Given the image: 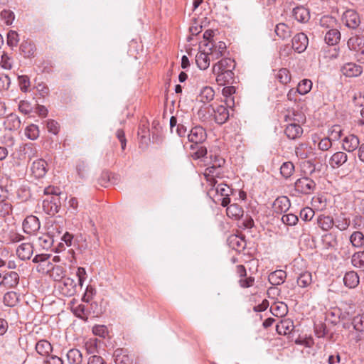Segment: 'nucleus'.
<instances>
[{
	"label": "nucleus",
	"mask_w": 364,
	"mask_h": 364,
	"mask_svg": "<svg viewBox=\"0 0 364 364\" xmlns=\"http://www.w3.org/2000/svg\"><path fill=\"white\" fill-rule=\"evenodd\" d=\"M312 282L311 273L309 272H304L301 273L297 278V284L301 288L309 286Z\"/></svg>",
	"instance_id": "c9c22d12"
},
{
	"label": "nucleus",
	"mask_w": 364,
	"mask_h": 364,
	"mask_svg": "<svg viewBox=\"0 0 364 364\" xmlns=\"http://www.w3.org/2000/svg\"><path fill=\"white\" fill-rule=\"evenodd\" d=\"M334 225L341 231H344L348 229L350 225V220L347 218L336 219L334 222Z\"/></svg>",
	"instance_id": "6e6d98bb"
},
{
	"label": "nucleus",
	"mask_w": 364,
	"mask_h": 364,
	"mask_svg": "<svg viewBox=\"0 0 364 364\" xmlns=\"http://www.w3.org/2000/svg\"><path fill=\"white\" fill-rule=\"evenodd\" d=\"M92 332L95 335L105 338L107 333V328L104 325H95L92 328Z\"/></svg>",
	"instance_id": "4d7b16f0"
},
{
	"label": "nucleus",
	"mask_w": 364,
	"mask_h": 364,
	"mask_svg": "<svg viewBox=\"0 0 364 364\" xmlns=\"http://www.w3.org/2000/svg\"><path fill=\"white\" fill-rule=\"evenodd\" d=\"M63 272L64 271L63 267H61L60 266H57L53 268L52 277L55 280H60L63 278Z\"/></svg>",
	"instance_id": "338daca9"
},
{
	"label": "nucleus",
	"mask_w": 364,
	"mask_h": 364,
	"mask_svg": "<svg viewBox=\"0 0 364 364\" xmlns=\"http://www.w3.org/2000/svg\"><path fill=\"white\" fill-rule=\"evenodd\" d=\"M123 352L122 349H117L114 352L115 356V362L118 364H126L127 362L129 361V358L127 355H124L122 356V353Z\"/></svg>",
	"instance_id": "680f3d73"
},
{
	"label": "nucleus",
	"mask_w": 364,
	"mask_h": 364,
	"mask_svg": "<svg viewBox=\"0 0 364 364\" xmlns=\"http://www.w3.org/2000/svg\"><path fill=\"white\" fill-rule=\"evenodd\" d=\"M54 200H55L53 197H52L50 200L47 199L43 201V208L44 210L48 214L53 215L58 212V205Z\"/></svg>",
	"instance_id": "a19ab883"
},
{
	"label": "nucleus",
	"mask_w": 364,
	"mask_h": 364,
	"mask_svg": "<svg viewBox=\"0 0 364 364\" xmlns=\"http://www.w3.org/2000/svg\"><path fill=\"white\" fill-rule=\"evenodd\" d=\"M218 168L213 164L211 166L207 167L205 170L204 176L206 181L209 183V185L213 187L210 191L213 190L214 186H215L217 183L215 176H218L219 173L218 172Z\"/></svg>",
	"instance_id": "4be33fe9"
},
{
	"label": "nucleus",
	"mask_w": 364,
	"mask_h": 364,
	"mask_svg": "<svg viewBox=\"0 0 364 364\" xmlns=\"http://www.w3.org/2000/svg\"><path fill=\"white\" fill-rule=\"evenodd\" d=\"M271 311L274 316L282 317L287 313V306L283 303H281L279 305L272 306Z\"/></svg>",
	"instance_id": "49530a36"
},
{
	"label": "nucleus",
	"mask_w": 364,
	"mask_h": 364,
	"mask_svg": "<svg viewBox=\"0 0 364 364\" xmlns=\"http://www.w3.org/2000/svg\"><path fill=\"white\" fill-rule=\"evenodd\" d=\"M1 17L6 25H11L15 19V14L10 10H3L1 12Z\"/></svg>",
	"instance_id": "5fc2aeb1"
},
{
	"label": "nucleus",
	"mask_w": 364,
	"mask_h": 364,
	"mask_svg": "<svg viewBox=\"0 0 364 364\" xmlns=\"http://www.w3.org/2000/svg\"><path fill=\"white\" fill-rule=\"evenodd\" d=\"M277 79L282 84H287L291 80V75L289 71L287 68L280 69L276 75Z\"/></svg>",
	"instance_id": "c03bdc74"
},
{
	"label": "nucleus",
	"mask_w": 364,
	"mask_h": 364,
	"mask_svg": "<svg viewBox=\"0 0 364 364\" xmlns=\"http://www.w3.org/2000/svg\"><path fill=\"white\" fill-rule=\"evenodd\" d=\"M286 277V272L279 269L270 273L268 277V280L271 284L277 286L283 284Z\"/></svg>",
	"instance_id": "5701e85b"
},
{
	"label": "nucleus",
	"mask_w": 364,
	"mask_h": 364,
	"mask_svg": "<svg viewBox=\"0 0 364 364\" xmlns=\"http://www.w3.org/2000/svg\"><path fill=\"white\" fill-rule=\"evenodd\" d=\"M298 220V217L296 215L291 213L283 215L282 217V223L287 225H295Z\"/></svg>",
	"instance_id": "603ef678"
},
{
	"label": "nucleus",
	"mask_w": 364,
	"mask_h": 364,
	"mask_svg": "<svg viewBox=\"0 0 364 364\" xmlns=\"http://www.w3.org/2000/svg\"><path fill=\"white\" fill-rule=\"evenodd\" d=\"M68 362L70 364H81L82 361V353L76 348L69 350L66 354Z\"/></svg>",
	"instance_id": "c756f323"
},
{
	"label": "nucleus",
	"mask_w": 364,
	"mask_h": 364,
	"mask_svg": "<svg viewBox=\"0 0 364 364\" xmlns=\"http://www.w3.org/2000/svg\"><path fill=\"white\" fill-rule=\"evenodd\" d=\"M322 241L326 248L336 249L338 245L337 232H331L323 235Z\"/></svg>",
	"instance_id": "a878e982"
},
{
	"label": "nucleus",
	"mask_w": 364,
	"mask_h": 364,
	"mask_svg": "<svg viewBox=\"0 0 364 364\" xmlns=\"http://www.w3.org/2000/svg\"><path fill=\"white\" fill-rule=\"evenodd\" d=\"M215 92L213 89L209 86H205L202 88L200 92L199 98L200 101L203 103H207L213 100Z\"/></svg>",
	"instance_id": "473e14b6"
},
{
	"label": "nucleus",
	"mask_w": 364,
	"mask_h": 364,
	"mask_svg": "<svg viewBox=\"0 0 364 364\" xmlns=\"http://www.w3.org/2000/svg\"><path fill=\"white\" fill-rule=\"evenodd\" d=\"M20 50L25 57H30L34 54L36 47L31 42L23 41L20 45Z\"/></svg>",
	"instance_id": "4c0bfd02"
},
{
	"label": "nucleus",
	"mask_w": 364,
	"mask_h": 364,
	"mask_svg": "<svg viewBox=\"0 0 364 364\" xmlns=\"http://www.w3.org/2000/svg\"><path fill=\"white\" fill-rule=\"evenodd\" d=\"M48 164L47 162L42 159H38L34 161L31 165V171L32 174L36 178H43L48 171Z\"/></svg>",
	"instance_id": "0eeeda50"
},
{
	"label": "nucleus",
	"mask_w": 364,
	"mask_h": 364,
	"mask_svg": "<svg viewBox=\"0 0 364 364\" xmlns=\"http://www.w3.org/2000/svg\"><path fill=\"white\" fill-rule=\"evenodd\" d=\"M227 215L235 220L239 219L243 215V209L238 204H231L227 207Z\"/></svg>",
	"instance_id": "7c9ffc66"
},
{
	"label": "nucleus",
	"mask_w": 364,
	"mask_h": 364,
	"mask_svg": "<svg viewBox=\"0 0 364 364\" xmlns=\"http://www.w3.org/2000/svg\"><path fill=\"white\" fill-rule=\"evenodd\" d=\"M292 48L299 53L304 52L309 44V39L304 33H297L292 38Z\"/></svg>",
	"instance_id": "6e6552de"
},
{
	"label": "nucleus",
	"mask_w": 364,
	"mask_h": 364,
	"mask_svg": "<svg viewBox=\"0 0 364 364\" xmlns=\"http://www.w3.org/2000/svg\"><path fill=\"white\" fill-rule=\"evenodd\" d=\"M294 18L301 23H306L310 18L309 11L304 6H297L292 11Z\"/></svg>",
	"instance_id": "aec40b11"
},
{
	"label": "nucleus",
	"mask_w": 364,
	"mask_h": 364,
	"mask_svg": "<svg viewBox=\"0 0 364 364\" xmlns=\"http://www.w3.org/2000/svg\"><path fill=\"white\" fill-rule=\"evenodd\" d=\"M349 240L354 247H361L364 245V235L360 231L353 232L350 236Z\"/></svg>",
	"instance_id": "f704fd0d"
},
{
	"label": "nucleus",
	"mask_w": 364,
	"mask_h": 364,
	"mask_svg": "<svg viewBox=\"0 0 364 364\" xmlns=\"http://www.w3.org/2000/svg\"><path fill=\"white\" fill-rule=\"evenodd\" d=\"M88 169V165L86 162L81 161H79L77 165V171L78 175L83 178L85 176V173L87 172Z\"/></svg>",
	"instance_id": "69168bd1"
},
{
	"label": "nucleus",
	"mask_w": 364,
	"mask_h": 364,
	"mask_svg": "<svg viewBox=\"0 0 364 364\" xmlns=\"http://www.w3.org/2000/svg\"><path fill=\"white\" fill-rule=\"evenodd\" d=\"M317 225L322 230L328 231L334 225V220L329 215H321L317 218Z\"/></svg>",
	"instance_id": "bb28decb"
},
{
	"label": "nucleus",
	"mask_w": 364,
	"mask_h": 364,
	"mask_svg": "<svg viewBox=\"0 0 364 364\" xmlns=\"http://www.w3.org/2000/svg\"><path fill=\"white\" fill-rule=\"evenodd\" d=\"M353 328L359 332H364V314L355 316L351 323Z\"/></svg>",
	"instance_id": "a18cd8bd"
},
{
	"label": "nucleus",
	"mask_w": 364,
	"mask_h": 364,
	"mask_svg": "<svg viewBox=\"0 0 364 364\" xmlns=\"http://www.w3.org/2000/svg\"><path fill=\"white\" fill-rule=\"evenodd\" d=\"M25 135L31 140H35L39 136L38 127L31 124L25 129Z\"/></svg>",
	"instance_id": "37998d69"
},
{
	"label": "nucleus",
	"mask_w": 364,
	"mask_h": 364,
	"mask_svg": "<svg viewBox=\"0 0 364 364\" xmlns=\"http://www.w3.org/2000/svg\"><path fill=\"white\" fill-rule=\"evenodd\" d=\"M203 46L208 47V50L215 49L220 55H223V52L226 49V45L224 42L220 41L218 45L213 43V42H205Z\"/></svg>",
	"instance_id": "09e8293b"
},
{
	"label": "nucleus",
	"mask_w": 364,
	"mask_h": 364,
	"mask_svg": "<svg viewBox=\"0 0 364 364\" xmlns=\"http://www.w3.org/2000/svg\"><path fill=\"white\" fill-rule=\"evenodd\" d=\"M343 23L352 30L358 31L361 21L358 12L353 9L346 10L342 15Z\"/></svg>",
	"instance_id": "f257e3e1"
},
{
	"label": "nucleus",
	"mask_w": 364,
	"mask_h": 364,
	"mask_svg": "<svg viewBox=\"0 0 364 364\" xmlns=\"http://www.w3.org/2000/svg\"><path fill=\"white\" fill-rule=\"evenodd\" d=\"M36 352L45 357L50 355V353L53 351L52 345L46 340H41L36 344Z\"/></svg>",
	"instance_id": "b1692460"
},
{
	"label": "nucleus",
	"mask_w": 364,
	"mask_h": 364,
	"mask_svg": "<svg viewBox=\"0 0 364 364\" xmlns=\"http://www.w3.org/2000/svg\"><path fill=\"white\" fill-rule=\"evenodd\" d=\"M38 242H39V245L43 249L48 250L51 247V246L53 243V239L49 235H44L38 237Z\"/></svg>",
	"instance_id": "8fccbe9b"
},
{
	"label": "nucleus",
	"mask_w": 364,
	"mask_h": 364,
	"mask_svg": "<svg viewBox=\"0 0 364 364\" xmlns=\"http://www.w3.org/2000/svg\"><path fill=\"white\" fill-rule=\"evenodd\" d=\"M196 63L200 70H205L209 67L210 58L206 50L198 53L196 56Z\"/></svg>",
	"instance_id": "393cba45"
},
{
	"label": "nucleus",
	"mask_w": 364,
	"mask_h": 364,
	"mask_svg": "<svg viewBox=\"0 0 364 364\" xmlns=\"http://www.w3.org/2000/svg\"><path fill=\"white\" fill-rule=\"evenodd\" d=\"M21 120L16 114L8 115L4 122L5 129L10 131L18 129L21 127Z\"/></svg>",
	"instance_id": "6ab92c4d"
},
{
	"label": "nucleus",
	"mask_w": 364,
	"mask_h": 364,
	"mask_svg": "<svg viewBox=\"0 0 364 364\" xmlns=\"http://www.w3.org/2000/svg\"><path fill=\"white\" fill-rule=\"evenodd\" d=\"M40 221L34 215H29L26 218L23 223V229L26 234H33L40 228Z\"/></svg>",
	"instance_id": "1a4fd4ad"
},
{
	"label": "nucleus",
	"mask_w": 364,
	"mask_h": 364,
	"mask_svg": "<svg viewBox=\"0 0 364 364\" xmlns=\"http://www.w3.org/2000/svg\"><path fill=\"white\" fill-rule=\"evenodd\" d=\"M291 28L284 23H278L275 27V33L282 39H287L291 36Z\"/></svg>",
	"instance_id": "72a5a7b5"
},
{
	"label": "nucleus",
	"mask_w": 364,
	"mask_h": 364,
	"mask_svg": "<svg viewBox=\"0 0 364 364\" xmlns=\"http://www.w3.org/2000/svg\"><path fill=\"white\" fill-rule=\"evenodd\" d=\"M216 75V81L220 85L225 83H230L234 78V73L232 70H225V71L214 73Z\"/></svg>",
	"instance_id": "c85d7f7f"
},
{
	"label": "nucleus",
	"mask_w": 364,
	"mask_h": 364,
	"mask_svg": "<svg viewBox=\"0 0 364 364\" xmlns=\"http://www.w3.org/2000/svg\"><path fill=\"white\" fill-rule=\"evenodd\" d=\"M284 133L289 139H296L302 135L303 129L298 123L294 122L286 127Z\"/></svg>",
	"instance_id": "2eb2a0df"
},
{
	"label": "nucleus",
	"mask_w": 364,
	"mask_h": 364,
	"mask_svg": "<svg viewBox=\"0 0 364 364\" xmlns=\"http://www.w3.org/2000/svg\"><path fill=\"white\" fill-rule=\"evenodd\" d=\"M18 34L16 31L11 30L7 34V43L10 47L16 46L18 43Z\"/></svg>",
	"instance_id": "3c124183"
},
{
	"label": "nucleus",
	"mask_w": 364,
	"mask_h": 364,
	"mask_svg": "<svg viewBox=\"0 0 364 364\" xmlns=\"http://www.w3.org/2000/svg\"><path fill=\"white\" fill-rule=\"evenodd\" d=\"M230 242L232 245V247L237 251H240L245 249L246 246V242L244 238L239 237L237 235L230 237Z\"/></svg>",
	"instance_id": "58836bf2"
},
{
	"label": "nucleus",
	"mask_w": 364,
	"mask_h": 364,
	"mask_svg": "<svg viewBox=\"0 0 364 364\" xmlns=\"http://www.w3.org/2000/svg\"><path fill=\"white\" fill-rule=\"evenodd\" d=\"M348 161V155L343 151L334 153L329 159V165L333 169H337Z\"/></svg>",
	"instance_id": "ddd939ff"
},
{
	"label": "nucleus",
	"mask_w": 364,
	"mask_h": 364,
	"mask_svg": "<svg viewBox=\"0 0 364 364\" xmlns=\"http://www.w3.org/2000/svg\"><path fill=\"white\" fill-rule=\"evenodd\" d=\"M235 68V61L230 58H223L213 66V73L225 71V70H233Z\"/></svg>",
	"instance_id": "f3484780"
},
{
	"label": "nucleus",
	"mask_w": 364,
	"mask_h": 364,
	"mask_svg": "<svg viewBox=\"0 0 364 364\" xmlns=\"http://www.w3.org/2000/svg\"><path fill=\"white\" fill-rule=\"evenodd\" d=\"M38 149L33 143H28L19 147V159L31 160L38 156Z\"/></svg>",
	"instance_id": "20e7f679"
},
{
	"label": "nucleus",
	"mask_w": 364,
	"mask_h": 364,
	"mask_svg": "<svg viewBox=\"0 0 364 364\" xmlns=\"http://www.w3.org/2000/svg\"><path fill=\"white\" fill-rule=\"evenodd\" d=\"M351 264L353 267L364 269V251L355 252L351 257Z\"/></svg>",
	"instance_id": "e433bc0d"
},
{
	"label": "nucleus",
	"mask_w": 364,
	"mask_h": 364,
	"mask_svg": "<svg viewBox=\"0 0 364 364\" xmlns=\"http://www.w3.org/2000/svg\"><path fill=\"white\" fill-rule=\"evenodd\" d=\"M363 68L361 65L353 62L345 63L341 68V72L348 77H356L363 73Z\"/></svg>",
	"instance_id": "7ed1b4c3"
},
{
	"label": "nucleus",
	"mask_w": 364,
	"mask_h": 364,
	"mask_svg": "<svg viewBox=\"0 0 364 364\" xmlns=\"http://www.w3.org/2000/svg\"><path fill=\"white\" fill-rule=\"evenodd\" d=\"M46 127L48 131L53 134H57L59 132L58 123L53 119L48 120L46 123Z\"/></svg>",
	"instance_id": "052dcab7"
},
{
	"label": "nucleus",
	"mask_w": 364,
	"mask_h": 364,
	"mask_svg": "<svg viewBox=\"0 0 364 364\" xmlns=\"http://www.w3.org/2000/svg\"><path fill=\"white\" fill-rule=\"evenodd\" d=\"M318 149L322 151H327L332 146L331 139L328 137L322 139L318 143Z\"/></svg>",
	"instance_id": "0e129e2a"
},
{
	"label": "nucleus",
	"mask_w": 364,
	"mask_h": 364,
	"mask_svg": "<svg viewBox=\"0 0 364 364\" xmlns=\"http://www.w3.org/2000/svg\"><path fill=\"white\" fill-rule=\"evenodd\" d=\"M214 187L215 193L221 196H230L232 193V189L226 184H216Z\"/></svg>",
	"instance_id": "de8ad7c7"
},
{
	"label": "nucleus",
	"mask_w": 364,
	"mask_h": 364,
	"mask_svg": "<svg viewBox=\"0 0 364 364\" xmlns=\"http://www.w3.org/2000/svg\"><path fill=\"white\" fill-rule=\"evenodd\" d=\"M188 139L196 144H201L206 139V132L200 126L194 127L190 130Z\"/></svg>",
	"instance_id": "39448f33"
},
{
	"label": "nucleus",
	"mask_w": 364,
	"mask_h": 364,
	"mask_svg": "<svg viewBox=\"0 0 364 364\" xmlns=\"http://www.w3.org/2000/svg\"><path fill=\"white\" fill-rule=\"evenodd\" d=\"M342 146L344 150L352 152L357 149H358L360 146L359 139L354 134H349L343 139Z\"/></svg>",
	"instance_id": "4468645a"
},
{
	"label": "nucleus",
	"mask_w": 364,
	"mask_h": 364,
	"mask_svg": "<svg viewBox=\"0 0 364 364\" xmlns=\"http://www.w3.org/2000/svg\"><path fill=\"white\" fill-rule=\"evenodd\" d=\"M312 87V82L309 79L302 80L297 86V92L301 95L307 94Z\"/></svg>",
	"instance_id": "79ce46f5"
},
{
	"label": "nucleus",
	"mask_w": 364,
	"mask_h": 364,
	"mask_svg": "<svg viewBox=\"0 0 364 364\" xmlns=\"http://www.w3.org/2000/svg\"><path fill=\"white\" fill-rule=\"evenodd\" d=\"M290 207V201L287 196L277 198L274 204L273 208L277 213H282L287 211Z\"/></svg>",
	"instance_id": "412c9836"
},
{
	"label": "nucleus",
	"mask_w": 364,
	"mask_h": 364,
	"mask_svg": "<svg viewBox=\"0 0 364 364\" xmlns=\"http://www.w3.org/2000/svg\"><path fill=\"white\" fill-rule=\"evenodd\" d=\"M59 289L63 295L72 296L77 292V284L74 279L67 277L60 284Z\"/></svg>",
	"instance_id": "423d86ee"
},
{
	"label": "nucleus",
	"mask_w": 364,
	"mask_h": 364,
	"mask_svg": "<svg viewBox=\"0 0 364 364\" xmlns=\"http://www.w3.org/2000/svg\"><path fill=\"white\" fill-rule=\"evenodd\" d=\"M18 82L21 87V90L26 92L28 91V88L30 85L29 77L26 75H22L18 77Z\"/></svg>",
	"instance_id": "e2e57ef3"
},
{
	"label": "nucleus",
	"mask_w": 364,
	"mask_h": 364,
	"mask_svg": "<svg viewBox=\"0 0 364 364\" xmlns=\"http://www.w3.org/2000/svg\"><path fill=\"white\" fill-rule=\"evenodd\" d=\"M1 282L2 286L8 289L15 288L19 282V276L16 272H5Z\"/></svg>",
	"instance_id": "9b49d317"
},
{
	"label": "nucleus",
	"mask_w": 364,
	"mask_h": 364,
	"mask_svg": "<svg viewBox=\"0 0 364 364\" xmlns=\"http://www.w3.org/2000/svg\"><path fill=\"white\" fill-rule=\"evenodd\" d=\"M314 216V211L309 207H305L300 211V218L304 221H309Z\"/></svg>",
	"instance_id": "864d4df0"
},
{
	"label": "nucleus",
	"mask_w": 364,
	"mask_h": 364,
	"mask_svg": "<svg viewBox=\"0 0 364 364\" xmlns=\"http://www.w3.org/2000/svg\"><path fill=\"white\" fill-rule=\"evenodd\" d=\"M255 283V277H242L239 280V284L242 288H248L252 287Z\"/></svg>",
	"instance_id": "bf43d9fd"
},
{
	"label": "nucleus",
	"mask_w": 364,
	"mask_h": 364,
	"mask_svg": "<svg viewBox=\"0 0 364 364\" xmlns=\"http://www.w3.org/2000/svg\"><path fill=\"white\" fill-rule=\"evenodd\" d=\"M212 110L215 114V121L219 124H224L230 117V113L224 105H217L215 107H213Z\"/></svg>",
	"instance_id": "f8f14e48"
},
{
	"label": "nucleus",
	"mask_w": 364,
	"mask_h": 364,
	"mask_svg": "<svg viewBox=\"0 0 364 364\" xmlns=\"http://www.w3.org/2000/svg\"><path fill=\"white\" fill-rule=\"evenodd\" d=\"M11 85L10 77L5 74H0V90H6Z\"/></svg>",
	"instance_id": "13d9d810"
},
{
	"label": "nucleus",
	"mask_w": 364,
	"mask_h": 364,
	"mask_svg": "<svg viewBox=\"0 0 364 364\" xmlns=\"http://www.w3.org/2000/svg\"><path fill=\"white\" fill-rule=\"evenodd\" d=\"M295 190L302 194L309 195L314 192L316 188L315 182L309 177H302L296 181L294 183Z\"/></svg>",
	"instance_id": "f03ea898"
},
{
	"label": "nucleus",
	"mask_w": 364,
	"mask_h": 364,
	"mask_svg": "<svg viewBox=\"0 0 364 364\" xmlns=\"http://www.w3.org/2000/svg\"><path fill=\"white\" fill-rule=\"evenodd\" d=\"M46 364H63V360L61 358L55 355H50L47 357V359L45 360Z\"/></svg>",
	"instance_id": "774afa93"
},
{
	"label": "nucleus",
	"mask_w": 364,
	"mask_h": 364,
	"mask_svg": "<svg viewBox=\"0 0 364 364\" xmlns=\"http://www.w3.org/2000/svg\"><path fill=\"white\" fill-rule=\"evenodd\" d=\"M358 33L359 31L356 33H352L347 41L348 48L353 53L364 47V36Z\"/></svg>",
	"instance_id": "9d476101"
},
{
	"label": "nucleus",
	"mask_w": 364,
	"mask_h": 364,
	"mask_svg": "<svg viewBox=\"0 0 364 364\" xmlns=\"http://www.w3.org/2000/svg\"><path fill=\"white\" fill-rule=\"evenodd\" d=\"M341 36V33L338 29H330L326 32L324 40L327 44L334 46L340 41Z\"/></svg>",
	"instance_id": "cd10ccee"
},
{
	"label": "nucleus",
	"mask_w": 364,
	"mask_h": 364,
	"mask_svg": "<svg viewBox=\"0 0 364 364\" xmlns=\"http://www.w3.org/2000/svg\"><path fill=\"white\" fill-rule=\"evenodd\" d=\"M344 285L349 289H354L360 283V277L355 271L347 272L343 277Z\"/></svg>",
	"instance_id": "dca6fc26"
},
{
	"label": "nucleus",
	"mask_w": 364,
	"mask_h": 364,
	"mask_svg": "<svg viewBox=\"0 0 364 364\" xmlns=\"http://www.w3.org/2000/svg\"><path fill=\"white\" fill-rule=\"evenodd\" d=\"M293 328V323L290 320L281 321L276 326L277 332L279 335H286L289 333Z\"/></svg>",
	"instance_id": "2f4dec72"
},
{
	"label": "nucleus",
	"mask_w": 364,
	"mask_h": 364,
	"mask_svg": "<svg viewBox=\"0 0 364 364\" xmlns=\"http://www.w3.org/2000/svg\"><path fill=\"white\" fill-rule=\"evenodd\" d=\"M33 247L31 243H22L17 250L16 254L21 260L29 259L32 256Z\"/></svg>",
	"instance_id": "a211bd4d"
},
{
	"label": "nucleus",
	"mask_w": 364,
	"mask_h": 364,
	"mask_svg": "<svg viewBox=\"0 0 364 364\" xmlns=\"http://www.w3.org/2000/svg\"><path fill=\"white\" fill-rule=\"evenodd\" d=\"M294 171V165L291 161H287L282 164L280 167V173L285 178H289Z\"/></svg>",
	"instance_id": "ea45409f"
}]
</instances>
